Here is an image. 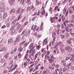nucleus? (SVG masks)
<instances>
[{
	"instance_id": "38",
	"label": "nucleus",
	"mask_w": 74,
	"mask_h": 74,
	"mask_svg": "<svg viewBox=\"0 0 74 74\" xmlns=\"http://www.w3.org/2000/svg\"><path fill=\"white\" fill-rule=\"evenodd\" d=\"M5 62V60L3 59H2L1 60V63H3Z\"/></svg>"
},
{
	"instance_id": "63",
	"label": "nucleus",
	"mask_w": 74,
	"mask_h": 74,
	"mask_svg": "<svg viewBox=\"0 0 74 74\" xmlns=\"http://www.w3.org/2000/svg\"><path fill=\"white\" fill-rule=\"evenodd\" d=\"M64 24H62L61 25V27L62 29H64Z\"/></svg>"
},
{
	"instance_id": "58",
	"label": "nucleus",
	"mask_w": 74,
	"mask_h": 74,
	"mask_svg": "<svg viewBox=\"0 0 74 74\" xmlns=\"http://www.w3.org/2000/svg\"><path fill=\"white\" fill-rule=\"evenodd\" d=\"M73 11L71 10H69V12L70 14H72V13H73Z\"/></svg>"
},
{
	"instance_id": "18",
	"label": "nucleus",
	"mask_w": 74,
	"mask_h": 74,
	"mask_svg": "<svg viewBox=\"0 0 74 74\" xmlns=\"http://www.w3.org/2000/svg\"><path fill=\"white\" fill-rule=\"evenodd\" d=\"M70 47V46H67L65 47V49L66 51H68Z\"/></svg>"
},
{
	"instance_id": "40",
	"label": "nucleus",
	"mask_w": 74,
	"mask_h": 74,
	"mask_svg": "<svg viewBox=\"0 0 74 74\" xmlns=\"http://www.w3.org/2000/svg\"><path fill=\"white\" fill-rule=\"evenodd\" d=\"M46 71L47 73L49 74L50 73V70L48 69H46Z\"/></svg>"
},
{
	"instance_id": "13",
	"label": "nucleus",
	"mask_w": 74,
	"mask_h": 74,
	"mask_svg": "<svg viewBox=\"0 0 74 74\" xmlns=\"http://www.w3.org/2000/svg\"><path fill=\"white\" fill-rule=\"evenodd\" d=\"M48 69L50 70H54L55 67L53 66H49Z\"/></svg>"
},
{
	"instance_id": "19",
	"label": "nucleus",
	"mask_w": 74,
	"mask_h": 74,
	"mask_svg": "<svg viewBox=\"0 0 74 74\" xmlns=\"http://www.w3.org/2000/svg\"><path fill=\"white\" fill-rule=\"evenodd\" d=\"M22 18V15H21V14L18 17V19L17 20V21H18L19 19H21Z\"/></svg>"
},
{
	"instance_id": "53",
	"label": "nucleus",
	"mask_w": 74,
	"mask_h": 74,
	"mask_svg": "<svg viewBox=\"0 0 74 74\" xmlns=\"http://www.w3.org/2000/svg\"><path fill=\"white\" fill-rule=\"evenodd\" d=\"M70 68V67L68 66L67 65V66L65 67V69H66V70H69Z\"/></svg>"
},
{
	"instance_id": "43",
	"label": "nucleus",
	"mask_w": 74,
	"mask_h": 74,
	"mask_svg": "<svg viewBox=\"0 0 74 74\" xmlns=\"http://www.w3.org/2000/svg\"><path fill=\"white\" fill-rule=\"evenodd\" d=\"M53 60L51 59L50 58L49 59H48V61H49L50 62V63H52L53 62Z\"/></svg>"
},
{
	"instance_id": "15",
	"label": "nucleus",
	"mask_w": 74,
	"mask_h": 74,
	"mask_svg": "<svg viewBox=\"0 0 74 74\" xmlns=\"http://www.w3.org/2000/svg\"><path fill=\"white\" fill-rule=\"evenodd\" d=\"M4 10H5V8H4L0 7V12H3V11H4Z\"/></svg>"
},
{
	"instance_id": "41",
	"label": "nucleus",
	"mask_w": 74,
	"mask_h": 74,
	"mask_svg": "<svg viewBox=\"0 0 74 74\" xmlns=\"http://www.w3.org/2000/svg\"><path fill=\"white\" fill-rule=\"evenodd\" d=\"M21 53H18V58H21Z\"/></svg>"
},
{
	"instance_id": "28",
	"label": "nucleus",
	"mask_w": 74,
	"mask_h": 74,
	"mask_svg": "<svg viewBox=\"0 0 74 74\" xmlns=\"http://www.w3.org/2000/svg\"><path fill=\"white\" fill-rule=\"evenodd\" d=\"M62 44V42H58L56 44V45L57 46H60V44Z\"/></svg>"
},
{
	"instance_id": "29",
	"label": "nucleus",
	"mask_w": 74,
	"mask_h": 74,
	"mask_svg": "<svg viewBox=\"0 0 74 74\" xmlns=\"http://www.w3.org/2000/svg\"><path fill=\"white\" fill-rule=\"evenodd\" d=\"M64 47V45L63 44H61L60 46V49L61 48H63V47Z\"/></svg>"
},
{
	"instance_id": "44",
	"label": "nucleus",
	"mask_w": 74,
	"mask_h": 74,
	"mask_svg": "<svg viewBox=\"0 0 74 74\" xmlns=\"http://www.w3.org/2000/svg\"><path fill=\"white\" fill-rule=\"evenodd\" d=\"M65 37H66V36H65V35H63L61 37L62 39H64V38H65Z\"/></svg>"
},
{
	"instance_id": "51",
	"label": "nucleus",
	"mask_w": 74,
	"mask_h": 74,
	"mask_svg": "<svg viewBox=\"0 0 74 74\" xmlns=\"http://www.w3.org/2000/svg\"><path fill=\"white\" fill-rule=\"evenodd\" d=\"M55 67L58 69V68H59V65L58 64H56L55 66Z\"/></svg>"
},
{
	"instance_id": "7",
	"label": "nucleus",
	"mask_w": 74,
	"mask_h": 74,
	"mask_svg": "<svg viewBox=\"0 0 74 74\" xmlns=\"http://www.w3.org/2000/svg\"><path fill=\"white\" fill-rule=\"evenodd\" d=\"M13 40H14V39L12 38H9L8 41V43H9V44H11V43H12V42H13Z\"/></svg>"
},
{
	"instance_id": "26",
	"label": "nucleus",
	"mask_w": 74,
	"mask_h": 74,
	"mask_svg": "<svg viewBox=\"0 0 74 74\" xmlns=\"http://www.w3.org/2000/svg\"><path fill=\"white\" fill-rule=\"evenodd\" d=\"M21 8H19L18 10H17V12H16V14H18V13L19 14H20V13H21V12H20V10H21Z\"/></svg>"
},
{
	"instance_id": "52",
	"label": "nucleus",
	"mask_w": 74,
	"mask_h": 74,
	"mask_svg": "<svg viewBox=\"0 0 74 74\" xmlns=\"http://www.w3.org/2000/svg\"><path fill=\"white\" fill-rule=\"evenodd\" d=\"M10 22L8 23V24H7V27H8L10 26Z\"/></svg>"
},
{
	"instance_id": "33",
	"label": "nucleus",
	"mask_w": 74,
	"mask_h": 74,
	"mask_svg": "<svg viewBox=\"0 0 74 74\" xmlns=\"http://www.w3.org/2000/svg\"><path fill=\"white\" fill-rule=\"evenodd\" d=\"M26 3L29 4H31V1H30V0H27Z\"/></svg>"
},
{
	"instance_id": "10",
	"label": "nucleus",
	"mask_w": 74,
	"mask_h": 74,
	"mask_svg": "<svg viewBox=\"0 0 74 74\" xmlns=\"http://www.w3.org/2000/svg\"><path fill=\"white\" fill-rule=\"evenodd\" d=\"M47 40V39H45L43 42V45H47V43H48V41Z\"/></svg>"
},
{
	"instance_id": "11",
	"label": "nucleus",
	"mask_w": 74,
	"mask_h": 74,
	"mask_svg": "<svg viewBox=\"0 0 74 74\" xmlns=\"http://www.w3.org/2000/svg\"><path fill=\"white\" fill-rule=\"evenodd\" d=\"M35 50V49H34V50L32 51L31 54L32 56H34V54H35V52H36Z\"/></svg>"
},
{
	"instance_id": "6",
	"label": "nucleus",
	"mask_w": 74,
	"mask_h": 74,
	"mask_svg": "<svg viewBox=\"0 0 74 74\" xmlns=\"http://www.w3.org/2000/svg\"><path fill=\"white\" fill-rule=\"evenodd\" d=\"M73 40H74V38H71L67 40V43L69 44H71V41Z\"/></svg>"
},
{
	"instance_id": "4",
	"label": "nucleus",
	"mask_w": 74,
	"mask_h": 74,
	"mask_svg": "<svg viewBox=\"0 0 74 74\" xmlns=\"http://www.w3.org/2000/svg\"><path fill=\"white\" fill-rule=\"evenodd\" d=\"M42 11L40 13L41 14V15H40V17H41V15H42H42H44V14H45V10H44V6H43L42 7Z\"/></svg>"
},
{
	"instance_id": "27",
	"label": "nucleus",
	"mask_w": 74,
	"mask_h": 74,
	"mask_svg": "<svg viewBox=\"0 0 74 74\" xmlns=\"http://www.w3.org/2000/svg\"><path fill=\"white\" fill-rule=\"evenodd\" d=\"M36 5H38L39 4H40V2L38 0H36Z\"/></svg>"
},
{
	"instance_id": "12",
	"label": "nucleus",
	"mask_w": 74,
	"mask_h": 74,
	"mask_svg": "<svg viewBox=\"0 0 74 74\" xmlns=\"http://www.w3.org/2000/svg\"><path fill=\"white\" fill-rule=\"evenodd\" d=\"M9 3L11 5H13L14 3V0H9Z\"/></svg>"
},
{
	"instance_id": "25",
	"label": "nucleus",
	"mask_w": 74,
	"mask_h": 74,
	"mask_svg": "<svg viewBox=\"0 0 74 74\" xmlns=\"http://www.w3.org/2000/svg\"><path fill=\"white\" fill-rule=\"evenodd\" d=\"M18 67V64H16V65L15 66V67L14 68H12L11 69V70H15V69H16V68Z\"/></svg>"
},
{
	"instance_id": "64",
	"label": "nucleus",
	"mask_w": 74,
	"mask_h": 74,
	"mask_svg": "<svg viewBox=\"0 0 74 74\" xmlns=\"http://www.w3.org/2000/svg\"><path fill=\"white\" fill-rule=\"evenodd\" d=\"M33 49H31L29 50V54H30L32 52V50H33Z\"/></svg>"
},
{
	"instance_id": "35",
	"label": "nucleus",
	"mask_w": 74,
	"mask_h": 74,
	"mask_svg": "<svg viewBox=\"0 0 74 74\" xmlns=\"http://www.w3.org/2000/svg\"><path fill=\"white\" fill-rule=\"evenodd\" d=\"M23 29V27H22V26H21L19 29V33H21V32H22V30Z\"/></svg>"
},
{
	"instance_id": "45",
	"label": "nucleus",
	"mask_w": 74,
	"mask_h": 74,
	"mask_svg": "<svg viewBox=\"0 0 74 74\" xmlns=\"http://www.w3.org/2000/svg\"><path fill=\"white\" fill-rule=\"evenodd\" d=\"M28 21H27L24 24V25L26 26V25H27L28 24Z\"/></svg>"
},
{
	"instance_id": "14",
	"label": "nucleus",
	"mask_w": 74,
	"mask_h": 74,
	"mask_svg": "<svg viewBox=\"0 0 74 74\" xmlns=\"http://www.w3.org/2000/svg\"><path fill=\"white\" fill-rule=\"evenodd\" d=\"M14 50H12V51L11 52V53L12 54H13L14 53V52H15L16 51V50H17V47H15L14 49Z\"/></svg>"
},
{
	"instance_id": "46",
	"label": "nucleus",
	"mask_w": 74,
	"mask_h": 74,
	"mask_svg": "<svg viewBox=\"0 0 74 74\" xmlns=\"http://www.w3.org/2000/svg\"><path fill=\"white\" fill-rule=\"evenodd\" d=\"M21 27V24H19L17 26V30H18Z\"/></svg>"
},
{
	"instance_id": "54",
	"label": "nucleus",
	"mask_w": 74,
	"mask_h": 74,
	"mask_svg": "<svg viewBox=\"0 0 74 74\" xmlns=\"http://www.w3.org/2000/svg\"><path fill=\"white\" fill-rule=\"evenodd\" d=\"M70 60H71V61H74V58L73 57H71V58L70 59Z\"/></svg>"
},
{
	"instance_id": "47",
	"label": "nucleus",
	"mask_w": 74,
	"mask_h": 74,
	"mask_svg": "<svg viewBox=\"0 0 74 74\" xmlns=\"http://www.w3.org/2000/svg\"><path fill=\"white\" fill-rule=\"evenodd\" d=\"M6 64H7V63L5 62L3 65L2 66V67L4 68L5 67V66H6Z\"/></svg>"
},
{
	"instance_id": "42",
	"label": "nucleus",
	"mask_w": 74,
	"mask_h": 74,
	"mask_svg": "<svg viewBox=\"0 0 74 74\" xmlns=\"http://www.w3.org/2000/svg\"><path fill=\"white\" fill-rule=\"evenodd\" d=\"M63 72H66L67 71V70L66 68H64L63 69Z\"/></svg>"
},
{
	"instance_id": "16",
	"label": "nucleus",
	"mask_w": 74,
	"mask_h": 74,
	"mask_svg": "<svg viewBox=\"0 0 74 74\" xmlns=\"http://www.w3.org/2000/svg\"><path fill=\"white\" fill-rule=\"evenodd\" d=\"M15 12V8H13L11 10H10V14H11L12 12L13 13H14Z\"/></svg>"
},
{
	"instance_id": "36",
	"label": "nucleus",
	"mask_w": 74,
	"mask_h": 74,
	"mask_svg": "<svg viewBox=\"0 0 74 74\" xmlns=\"http://www.w3.org/2000/svg\"><path fill=\"white\" fill-rule=\"evenodd\" d=\"M27 34H28V32H25V34H24V36L25 37H27Z\"/></svg>"
},
{
	"instance_id": "9",
	"label": "nucleus",
	"mask_w": 74,
	"mask_h": 74,
	"mask_svg": "<svg viewBox=\"0 0 74 74\" xmlns=\"http://www.w3.org/2000/svg\"><path fill=\"white\" fill-rule=\"evenodd\" d=\"M4 2L2 1H1L0 3V7L4 8Z\"/></svg>"
},
{
	"instance_id": "56",
	"label": "nucleus",
	"mask_w": 74,
	"mask_h": 74,
	"mask_svg": "<svg viewBox=\"0 0 74 74\" xmlns=\"http://www.w3.org/2000/svg\"><path fill=\"white\" fill-rule=\"evenodd\" d=\"M49 11L50 12H52V8H50L49 9Z\"/></svg>"
},
{
	"instance_id": "34",
	"label": "nucleus",
	"mask_w": 74,
	"mask_h": 74,
	"mask_svg": "<svg viewBox=\"0 0 74 74\" xmlns=\"http://www.w3.org/2000/svg\"><path fill=\"white\" fill-rule=\"evenodd\" d=\"M67 51H68V52H71V51H72V48L70 47L69 49H68Z\"/></svg>"
},
{
	"instance_id": "62",
	"label": "nucleus",
	"mask_w": 74,
	"mask_h": 74,
	"mask_svg": "<svg viewBox=\"0 0 74 74\" xmlns=\"http://www.w3.org/2000/svg\"><path fill=\"white\" fill-rule=\"evenodd\" d=\"M65 8H64V11H63V13L64 14H65L66 13V10L65 9Z\"/></svg>"
},
{
	"instance_id": "60",
	"label": "nucleus",
	"mask_w": 74,
	"mask_h": 74,
	"mask_svg": "<svg viewBox=\"0 0 74 74\" xmlns=\"http://www.w3.org/2000/svg\"><path fill=\"white\" fill-rule=\"evenodd\" d=\"M72 65V63H70L69 64H68L67 65V66H71V65Z\"/></svg>"
},
{
	"instance_id": "8",
	"label": "nucleus",
	"mask_w": 74,
	"mask_h": 74,
	"mask_svg": "<svg viewBox=\"0 0 74 74\" xmlns=\"http://www.w3.org/2000/svg\"><path fill=\"white\" fill-rule=\"evenodd\" d=\"M32 10L31 9V6H29L28 7L26 10V11L27 12H30V11H31Z\"/></svg>"
},
{
	"instance_id": "3",
	"label": "nucleus",
	"mask_w": 74,
	"mask_h": 74,
	"mask_svg": "<svg viewBox=\"0 0 74 74\" xmlns=\"http://www.w3.org/2000/svg\"><path fill=\"white\" fill-rule=\"evenodd\" d=\"M56 19H58V17L57 16H55L53 17V18L52 19V18L51 19V23H53V22H55V21H56Z\"/></svg>"
},
{
	"instance_id": "59",
	"label": "nucleus",
	"mask_w": 74,
	"mask_h": 74,
	"mask_svg": "<svg viewBox=\"0 0 74 74\" xmlns=\"http://www.w3.org/2000/svg\"><path fill=\"white\" fill-rule=\"evenodd\" d=\"M68 14H69V11H67L66 14L65 16H67L68 15Z\"/></svg>"
},
{
	"instance_id": "50",
	"label": "nucleus",
	"mask_w": 74,
	"mask_h": 74,
	"mask_svg": "<svg viewBox=\"0 0 74 74\" xmlns=\"http://www.w3.org/2000/svg\"><path fill=\"white\" fill-rule=\"evenodd\" d=\"M24 66L25 67H26V66H27V63L26 62H25L24 64Z\"/></svg>"
},
{
	"instance_id": "61",
	"label": "nucleus",
	"mask_w": 74,
	"mask_h": 74,
	"mask_svg": "<svg viewBox=\"0 0 74 74\" xmlns=\"http://www.w3.org/2000/svg\"><path fill=\"white\" fill-rule=\"evenodd\" d=\"M40 10H39L38 12V13L37 14V16H38V15H40Z\"/></svg>"
},
{
	"instance_id": "20",
	"label": "nucleus",
	"mask_w": 74,
	"mask_h": 74,
	"mask_svg": "<svg viewBox=\"0 0 74 74\" xmlns=\"http://www.w3.org/2000/svg\"><path fill=\"white\" fill-rule=\"evenodd\" d=\"M23 48L21 46H20L18 49V51L19 52H22L23 51Z\"/></svg>"
},
{
	"instance_id": "21",
	"label": "nucleus",
	"mask_w": 74,
	"mask_h": 74,
	"mask_svg": "<svg viewBox=\"0 0 74 74\" xmlns=\"http://www.w3.org/2000/svg\"><path fill=\"white\" fill-rule=\"evenodd\" d=\"M64 34L66 35V37H69L70 35V34H69L68 32H66V31L64 33Z\"/></svg>"
},
{
	"instance_id": "2",
	"label": "nucleus",
	"mask_w": 74,
	"mask_h": 74,
	"mask_svg": "<svg viewBox=\"0 0 74 74\" xmlns=\"http://www.w3.org/2000/svg\"><path fill=\"white\" fill-rule=\"evenodd\" d=\"M25 42H26V41H24L22 43V44L24 45V48H26V47H27V45H28V44H29V42H26L25 44Z\"/></svg>"
},
{
	"instance_id": "57",
	"label": "nucleus",
	"mask_w": 74,
	"mask_h": 74,
	"mask_svg": "<svg viewBox=\"0 0 74 74\" xmlns=\"http://www.w3.org/2000/svg\"><path fill=\"white\" fill-rule=\"evenodd\" d=\"M25 11V9H22L21 10V13H22L23 12H24Z\"/></svg>"
},
{
	"instance_id": "5",
	"label": "nucleus",
	"mask_w": 74,
	"mask_h": 74,
	"mask_svg": "<svg viewBox=\"0 0 74 74\" xmlns=\"http://www.w3.org/2000/svg\"><path fill=\"white\" fill-rule=\"evenodd\" d=\"M34 45V43L32 42L30 45L29 47V49H34V47L33 46Z\"/></svg>"
},
{
	"instance_id": "1",
	"label": "nucleus",
	"mask_w": 74,
	"mask_h": 74,
	"mask_svg": "<svg viewBox=\"0 0 74 74\" xmlns=\"http://www.w3.org/2000/svg\"><path fill=\"white\" fill-rule=\"evenodd\" d=\"M20 40H21V36L19 35L16 38L15 41L14 42V45H16L17 44V42H19Z\"/></svg>"
},
{
	"instance_id": "24",
	"label": "nucleus",
	"mask_w": 74,
	"mask_h": 74,
	"mask_svg": "<svg viewBox=\"0 0 74 74\" xmlns=\"http://www.w3.org/2000/svg\"><path fill=\"white\" fill-rule=\"evenodd\" d=\"M69 27L68 26H66L65 29V30L67 32H69Z\"/></svg>"
},
{
	"instance_id": "48",
	"label": "nucleus",
	"mask_w": 74,
	"mask_h": 74,
	"mask_svg": "<svg viewBox=\"0 0 74 74\" xmlns=\"http://www.w3.org/2000/svg\"><path fill=\"white\" fill-rule=\"evenodd\" d=\"M70 59V58L69 57H66V58L65 60H69Z\"/></svg>"
},
{
	"instance_id": "55",
	"label": "nucleus",
	"mask_w": 74,
	"mask_h": 74,
	"mask_svg": "<svg viewBox=\"0 0 74 74\" xmlns=\"http://www.w3.org/2000/svg\"><path fill=\"white\" fill-rule=\"evenodd\" d=\"M27 58V56L25 55L24 59V60H26Z\"/></svg>"
},
{
	"instance_id": "39",
	"label": "nucleus",
	"mask_w": 74,
	"mask_h": 74,
	"mask_svg": "<svg viewBox=\"0 0 74 74\" xmlns=\"http://www.w3.org/2000/svg\"><path fill=\"white\" fill-rule=\"evenodd\" d=\"M50 59H52V60H53V59H55V58L53 57V56L52 55L51 56Z\"/></svg>"
},
{
	"instance_id": "37",
	"label": "nucleus",
	"mask_w": 74,
	"mask_h": 74,
	"mask_svg": "<svg viewBox=\"0 0 74 74\" xmlns=\"http://www.w3.org/2000/svg\"><path fill=\"white\" fill-rule=\"evenodd\" d=\"M17 21L16 20V19H15V20H14L12 22V24L13 25H14L15 23V22H16V21Z\"/></svg>"
},
{
	"instance_id": "30",
	"label": "nucleus",
	"mask_w": 74,
	"mask_h": 74,
	"mask_svg": "<svg viewBox=\"0 0 74 74\" xmlns=\"http://www.w3.org/2000/svg\"><path fill=\"white\" fill-rule=\"evenodd\" d=\"M37 25H34V28L33 29L34 32H35V31H36V29H37Z\"/></svg>"
},
{
	"instance_id": "17",
	"label": "nucleus",
	"mask_w": 74,
	"mask_h": 74,
	"mask_svg": "<svg viewBox=\"0 0 74 74\" xmlns=\"http://www.w3.org/2000/svg\"><path fill=\"white\" fill-rule=\"evenodd\" d=\"M7 14L5 13L3 14V19H5V18H7Z\"/></svg>"
},
{
	"instance_id": "22",
	"label": "nucleus",
	"mask_w": 74,
	"mask_h": 74,
	"mask_svg": "<svg viewBox=\"0 0 74 74\" xmlns=\"http://www.w3.org/2000/svg\"><path fill=\"white\" fill-rule=\"evenodd\" d=\"M43 29V23L42 22L40 26V30H42Z\"/></svg>"
},
{
	"instance_id": "32",
	"label": "nucleus",
	"mask_w": 74,
	"mask_h": 74,
	"mask_svg": "<svg viewBox=\"0 0 74 74\" xmlns=\"http://www.w3.org/2000/svg\"><path fill=\"white\" fill-rule=\"evenodd\" d=\"M4 50H5V47H3L0 50V52H3V51H4Z\"/></svg>"
},
{
	"instance_id": "23",
	"label": "nucleus",
	"mask_w": 74,
	"mask_h": 74,
	"mask_svg": "<svg viewBox=\"0 0 74 74\" xmlns=\"http://www.w3.org/2000/svg\"><path fill=\"white\" fill-rule=\"evenodd\" d=\"M60 49L62 52H65V49L63 48Z\"/></svg>"
},
{
	"instance_id": "31",
	"label": "nucleus",
	"mask_w": 74,
	"mask_h": 74,
	"mask_svg": "<svg viewBox=\"0 0 74 74\" xmlns=\"http://www.w3.org/2000/svg\"><path fill=\"white\" fill-rule=\"evenodd\" d=\"M9 55V53H7L4 56V58L5 59H7L8 58V55Z\"/></svg>"
},
{
	"instance_id": "49",
	"label": "nucleus",
	"mask_w": 74,
	"mask_h": 74,
	"mask_svg": "<svg viewBox=\"0 0 74 74\" xmlns=\"http://www.w3.org/2000/svg\"><path fill=\"white\" fill-rule=\"evenodd\" d=\"M25 19H26V16H24L23 18V19L21 21L22 22H24V21H25Z\"/></svg>"
}]
</instances>
